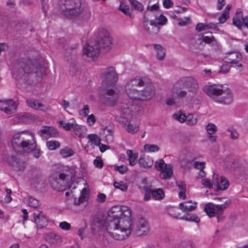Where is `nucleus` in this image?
<instances>
[{"mask_svg":"<svg viewBox=\"0 0 248 248\" xmlns=\"http://www.w3.org/2000/svg\"><path fill=\"white\" fill-rule=\"evenodd\" d=\"M11 144L17 153H30L36 147L35 137L29 131H22L15 134L11 139Z\"/></svg>","mask_w":248,"mask_h":248,"instance_id":"nucleus-1","label":"nucleus"},{"mask_svg":"<svg viewBox=\"0 0 248 248\" xmlns=\"http://www.w3.org/2000/svg\"><path fill=\"white\" fill-rule=\"evenodd\" d=\"M191 94V97L195 96L199 90L198 81L193 77H185L177 80L173 84L171 89V94L179 98H183L186 96L187 91Z\"/></svg>","mask_w":248,"mask_h":248,"instance_id":"nucleus-2","label":"nucleus"},{"mask_svg":"<svg viewBox=\"0 0 248 248\" xmlns=\"http://www.w3.org/2000/svg\"><path fill=\"white\" fill-rule=\"evenodd\" d=\"M35 65L33 62L29 59H23L16 64L13 70V74L17 79H26L28 76L32 79H35L36 82H39L42 78V72L40 69H37L35 73L32 70Z\"/></svg>","mask_w":248,"mask_h":248,"instance_id":"nucleus-3","label":"nucleus"},{"mask_svg":"<svg viewBox=\"0 0 248 248\" xmlns=\"http://www.w3.org/2000/svg\"><path fill=\"white\" fill-rule=\"evenodd\" d=\"M106 230L109 236L114 239L122 240L128 237L133 229L132 219L126 218L119 222H111L106 224Z\"/></svg>","mask_w":248,"mask_h":248,"instance_id":"nucleus-4","label":"nucleus"},{"mask_svg":"<svg viewBox=\"0 0 248 248\" xmlns=\"http://www.w3.org/2000/svg\"><path fill=\"white\" fill-rule=\"evenodd\" d=\"M57 9L62 14L69 18L78 16L83 10L80 0H59Z\"/></svg>","mask_w":248,"mask_h":248,"instance_id":"nucleus-5","label":"nucleus"},{"mask_svg":"<svg viewBox=\"0 0 248 248\" xmlns=\"http://www.w3.org/2000/svg\"><path fill=\"white\" fill-rule=\"evenodd\" d=\"M131 211L127 206H114L110 208L108 212V217L106 224H109L111 222H119L122 220H126L128 218L132 219L131 217Z\"/></svg>","mask_w":248,"mask_h":248,"instance_id":"nucleus-6","label":"nucleus"},{"mask_svg":"<svg viewBox=\"0 0 248 248\" xmlns=\"http://www.w3.org/2000/svg\"><path fill=\"white\" fill-rule=\"evenodd\" d=\"M98 95L101 102L107 106H114L118 99V94L114 90L103 86L100 89Z\"/></svg>","mask_w":248,"mask_h":248,"instance_id":"nucleus-7","label":"nucleus"},{"mask_svg":"<svg viewBox=\"0 0 248 248\" xmlns=\"http://www.w3.org/2000/svg\"><path fill=\"white\" fill-rule=\"evenodd\" d=\"M146 84V81L142 78L136 77L130 80L125 85V91L126 94L131 98L136 99L139 91V87Z\"/></svg>","mask_w":248,"mask_h":248,"instance_id":"nucleus-8","label":"nucleus"},{"mask_svg":"<svg viewBox=\"0 0 248 248\" xmlns=\"http://www.w3.org/2000/svg\"><path fill=\"white\" fill-rule=\"evenodd\" d=\"M67 175L64 173L53 172L49 177V183L51 187L57 191H63L68 186L66 182Z\"/></svg>","mask_w":248,"mask_h":248,"instance_id":"nucleus-9","label":"nucleus"},{"mask_svg":"<svg viewBox=\"0 0 248 248\" xmlns=\"http://www.w3.org/2000/svg\"><path fill=\"white\" fill-rule=\"evenodd\" d=\"M231 204V201L230 200H226L224 202V203L220 205L209 202L205 204L204 211L209 217H212L216 214H222L224 209L229 207Z\"/></svg>","mask_w":248,"mask_h":248,"instance_id":"nucleus-10","label":"nucleus"},{"mask_svg":"<svg viewBox=\"0 0 248 248\" xmlns=\"http://www.w3.org/2000/svg\"><path fill=\"white\" fill-rule=\"evenodd\" d=\"M146 81V84L142 87H145L144 89L139 91L138 94L135 99L141 101H147L151 99L155 93V89L151 81L143 78Z\"/></svg>","mask_w":248,"mask_h":248,"instance_id":"nucleus-11","label":"nucleus"},{"mask_svg":"<svg viewBox=\"0 0 248 248\" xmlns=\"http://www.w3.org/2000/svg\"><path fill=\"white\" fill-rule=\"evenodd\" d=\"M103 86L114 85L117 81L118 75L114 67L111 66L102 70Z\"/></svg>","mask_w":248,"mask_h":248,"instance_id":"nucleus-12","label":"nucleus"},{"mask_svg":"<svg viewBox=\"0 0 248 248\" xmlns=\"http://www.w3.org/2000/svg\"><path fill=\"white\" fill-rule=\"evenodd\" d=\"M135 100L131 101L122 102L119 106L121 114L126 116H134L140 110L139 105L136 104Z\"/></svg>","mask_w":248,"mask_h":248,"instance_id":"nucleus-13","label":"nucleus"},{"mask_svg":"<svg viewBox=\"0 0 248 248\" xmlns=\"http://www.w3.org/2000/svg\"><path fill=\"white\" fill-rule=\"evenodd\" d=\"M223 87L221 85H206L203 88V91L207 95L217 102Z\"/></svg>","mask_w":248,"mask_h":248,"instance_id":"nucleus-14","label":"nucleus"},{"mask_svg":"<svg viewBox=\"0 0 248 248\" xmlns=\"http://www.w3.org/2000/svg\"><path fill=\"white\" fill-rule=\"evenodd\" d=\"M100 46L95 42L91 43L86 45L83 49V54L93 61L97 58L99 54Z\"/></svg>","mask_w":248,"mask_h":248,"instance_id":"nucleus-15","label":"nucleus"},{"mask_svg":"<svg viewBox=\"0 0 248 248\" xmlns=\"http://www.w3.org/2000/svg\"><path fill=\"white\" fill-rule=\"evenodd\" d=\"M220 94L218 97L217 102L225 105H229L232 104L233 100V96L232 91L229 88L223 87Z\"/></svg>","mask_w":248,"mask_h":248,"instance_id":"nucleus-16","label":"nucleus"},{"mask_svg":"<svg viewBox=\"0 0 248 248\" xmlns=\"http://www.w3.org/2000/svg\"><path fill=\"white\" fill-rule=\"evenodd\" d=\"M143 26L146 32L149 35H156L159 31L160 27L157 26L155 21L151 20L149 21L144 16L143 20Z\"/></svg>","mask_w":248,"mask_h":248,"instance_id":"nucleus-17","label":"nucleus"},{"mask_svg":"<svg viewBox=\"0 0 248 248\" xmlns=\"http://www.w3.org/2000/svg\"><path fill=\"white\" fill-rule=\"evenodd\" d=\"M68 53V52H66L64 54V56L67 58V61H71L69 69L70 74L72 76L77 77L80 74V71L76 60L75 51L73 50L72 52H69L71 54V57L70 58H69V56L67 55Z\"/></svg>","mask_w":248,"mask_h":248,"instance_id":"nucleus-18","label":"nucleus"},{"mask_svg":"<svg viewBox=\"0 0 248 248\" xmlns=\"http://www.w3.org/2000/svg\"><path fill=\"white\" fill-rule=\"evenodd\" d=\"M96 44L101 48H105L111 44L110 33L105 29L102 30L99 34L98 40L95 42Z\"/></svg>","mask_w":248,"mask_h":248,"instance_id":"nucleus-19","label":"nucleus"},{"mask_svg":"<svg viewBox=\"0 0 248 248\" xmlns=\"http://www.w3.org/2000/svg\"><path fill=\"white\" fill-rule=\"evenodd\" d=\"M17 105L12 99L0 100V109L6 113L10 114L16 109Z\"/></svg>","mask_w":248,"mask_h":248,"instance_id":"nucleus-20","label":"nucleus"},{"mask_svg":"<svg viewBox=\"0 0 248 248\" xmlns=\"http://www.w3.org/2000/svg\"><path fill=\"white\" fill-rule=\"evenodd\" d=\"M196 158L191 159L183 160L181 161V166L184 168H189V165L192 163V166L194 168L197 170L204 169L205 166V163L204 162L195 161Z\"/></svg>","mask_w":248,"mask_h":248,"instance_id":"nucleus-21","label":"nucleus"},{"mask_svg":"<svg viewBox=\"0 0 248 248\" xmlns=\"http://www.w3.org/2000/svg\"><path fill=\"white\" fill-rule=\"evenodd\" d=\"M242 59V55L237 52H230L223 58V61L227 63L237 64Z\"/></svg>","mask_w":248,"mask_h":248,"instance_id":"nucleus-22","label":"nucleus"},{"mask_svg":"<svg viewBox=\"0 0 248 248\" xmlns=\"http://www.w3.org/2000/svg\"><path fill=\"white\" fill-rule=\"evenodd\" d=\"M33 217L34 220V221L38 229L42 228L47 225V219L44 217L42 212L37 211L34 212Z\"/></svg>","mask_w":248,"mask_h":248,"instance_id":"nucleus-23","label":"nucleus"},{"mask_svg":"<svg viewBox=\"0 0 248 248\" xmlns=\"http://www.w3.org/2000/svg\"><path fill=\"white\" fill-rule=\"evenodd\" d=\"M40 135L42 137H44L46 138L48 137H57L59 133L58 131L52 127L45 126L40 131Z\"/></svg>","mask_w":248,"mask_h":248,"instance_id":"nucleus-24","label":"nucleus"},{"mask_svg":"<svg viewBox=\"0 0 248 248\" xmlns=\"http://www.w3.org/2000/svg\"><path fill=\"white\" fill-rule=\"evenodd\" d=\"M26 103L28 106L36 110L46 111L49 109V107L48 106L44 105V104L40 103L34 100L31 99H27L26 100Z\"/></svg>","mask_w":248,"mask_h":248,"instance_id":"nucleus-25","label":"nucleus"},{"mask_svg":"<svg viewBox=\"0 0 248 248\" xmlns=\"http://www.w3.org/2000/svg\"><path fill=\"white\" fill-rule=\"evenodd\" d=\"M217 28L216 24L210 22L208 23H199L197 24L196 30L198 32L208 29L216 30Z\"/></svg>","mask_w":248,"mask_h":248,"instance_id":"nucleus-26","label":"nucleus"},{"mask_svg":"<svg viewBox=\"0 0 248 248\" xmlns=\"http://www.w3.org/2000/svg\"><path fill=\"white\" fill-rule=\"evenodd\" d=\"M191 201H187L185 202L180 203L179 204L180 209L184 212L192 211L194 210L197 206L196 202L191 204Z\"/></svg>","mask_w":248,"mask_h":248,"instance_id":"nucleus-27","label":"nucleus"},{"mask_svg":"<svg viewBox=\"0 0 248 248\" xmlns=\"http://www.w3.org/2000/svg\"><path fill=\"white\" fill-rule=\"evenodd\" d=\"M243 15L241 11H237L232 19L233 24L240 29L243 25Z\"/></svg>","mask_w":248,"mask_h":248,"instance_id":"nucleus-28","label":"nucleus"},{"mask_svg":"<svg viewBox=\"0 0 248 248\" xmlns=\"http://www.w3.org/2000/svg\"><path fill=\"white\" fill-rule=\"evenodd\" d=\"M46 239L50 243L54 244H59L62 242L61 237L52 232L47 234L46 236Z\"/></svg>","mask_w":248,"mask_h":248,"instance_id":"nucleus-29","label":"nucleus"},{"mask_svg":"<svg viewBox=\"0 0 248 248\" xmlns=\"http://www.w3.org/2000/svg\"><path fill=\"white\" fill-rule=\"evenodd\" d=\"M80 196L78 198H75L74 199V203L75 205H79L86 201L88 199V193L86 188H84L82 189L80 192Z\"/></svg>","mask_w":248,"mask_h":248,"instance_id":"nucleus-30","label":"nucleus"},{"mask_svg":"<svg viewBox=\"0 0 248 248\" xmlns=\"http://www.w3.org/2000/svg\"><path fill=\"white\" fill-rule=\"evenodd\" d=\"M172 173L173 171L171 166L170 165H167L166 167L161 171L160 176L162 179H167L171 177Z\"/></svg>","mask_w":248,"mask_h":248,"instance_id":"nucleus-31","label":"nucleus"},{"mask_svg":"<svg viewBox=\"0 0 248 248\" xmlns=\"http://www.w3.org/2000/svg\"><path fill=\"white\" fill-rule=\"evenodd\" d=\"M154 47L156 52L157 58L159 60H163L166 56L164 49L161 45L158 44L154 45Z\"/></svg>","mask_w":248,"mask_h":248,"instance_id":"nucleus-32","label":"nucleus"},{"mask_svg":"<svg viewBox=\"0 0 248 248\" xmlns=\"http://www.w3.org/2000/svg\"><path fill=\"white\" fill-rule=\"evenodd\" d=\"M180 218L182 220L188 221L195 222L197 223H198L200 221V218L196 214H194L186 213Z\"/></svg>","mask_w":248,"mask_h":248,"instance_id":"nucleus-33","label":"nucleus"},{"mask_svg":"<svg viewBox=\"0 0 248 248\" xmlns=\"http://www.w3.org/2000/svg\"><path fill=\"white\" fill-rule=\"evenodd\" d=\"M128 156L129 163L131 166H134L137 162L138 155L133 153L132 150H128L126 152Z\"/></svg>","mask_w":248,"mask_h":248,"instance_id":"nucleus-34","label":"nucleus"},{"mask_svg":"<svg viewBox=\"0 0 248 248\" xmlns=\"http://www.w3.org/2000/svg\"><path fill=\"white\" fill-rule=\"evenodd\" d=\"M229 181L224 176H221L219 179V185L218 186L217 190H225L229 187Z\"/></svg>","mask_w":248,"mask_h":248,"instance_id":"nucleus-35","label":"nucleus"},{"mask_svg":"<svg viewBox=\"0 0 248 248\" xmlns=\"http://www.w3.org/2000/svg\"><path fill=\"white\" fill-rule=\"evenodd\" d=\"M75 134L80 138L84 137L83 131L84 130V127L78 125L77 124H74L72 128Z\"/></svg>","mask_w":248,"mask_h":248,"instance_id":"nucleus-36","label":"nucleus"},{"mask_svg":"<svg viewBox=\"0 0 248 248\" xmlns=\"http://www.w3.org/2000/svg\"><path fill=\"white\" fill-rule=\"evenodd\" d=\"M201 39L206 43L210 44L213 41L214 37L212 35V32L210 31L206 32L204 33L200 34Z\"/></svg>","mask_w":248,"mask_h":248,"instance_id":"nucleus-37","label":"nucleus"},{"mask_svg":"<svg viewBox=\"0 0 248 248\" xmlns=\"http://www.w3.org/2000/svg\"><path fill=\"white\" fill-rule=\"evenodd\" d=\"M151 194L155 200H161L164 197V193L160 188L154 189L151 191Z\"/></svg>","mask_w":248,"mask_h":248,"instance_id":"nucleus-38","label":"nucleus"},{"mask_svg":"<svg viewBox=\"0 0 248 248\" xmlns=\"http://www.w3.org/2000/svg\"><path fill=\"white\" fill-rule=\"evenodd\" d=\"M177 186L180 190L179 192V197L180 198L185 199L186 197V185L183 182L178 183L177 184Z\"/></svg>","mask_w":248,"mask_h":248,"instance_id":"nucleus-39","label":"nucleus"},{"mask_svg":"<svg viewBox=\"0 0 248 248\" xmlns=\"http://www.w3.org/2000/svg\"><path fill=\"white\" fill-rule=\"evenodd\" d=\"M88 139L91 142V144H93L96 146H98L101 143V139L99 137L95 134H91L88 136Z\"/></svg>","mask_w":248,"mask_h":248,"instance_id":"nucleus-40","label":"nucleus"},{"mask_svg":"<svg viewBox=\"0 0 248 248\" xmlns=\"http://www.w3.org/2000/svg\"><path fill=\"white\" fill-rule=\"evenodd\" d=\"M125 129L128 133L134 134L139 131V126L138 124L128 123Z\"/></svg>","mask_w":248,"mask_h":248,"instance_id":"nucleus-41","label":"nucleus"},{"mask_svg":"<svg viewBox=\"0 0 248 248\" xmlns=\"http://www.w3.org/2000/svg\"><path fill=\"white\" fill-rule=\"evenodd\" d=\"M138 163L140 167L143 168H150L153 165V161L149 159H148L147 161H146L143 158H140L139 160Z\"/></svg>","mask_w":248,"mask_h":248,"instance_id":"nucleus-42","label":"nucleus"},{"mask_svg":"<svg viewBox=\"0 0 248 248\" xmlns=\"http://www.w3.org/2000/svg\"><path fill=\"white\" fill-rule=\"evenodd\" d=\"M60 154L62 157L66 158L73 155L74 152L71 148L66 147L60 150Z\"/></svg>","mask_w":248,"mask_h":248,"instance_id":"nucleus-43","label":"nucleus"},{"mask_svg":"<svg viewBox=\"0 0 248 248\" xmlns=\"http://www.w3.org/2000/svg\"><path fill=\"white\" fill-rule=\"evenodd\" d=\"M26 166V165L25 161L18 159L17 162H16V164L13 168L16 170L21 171L25 169Z\"/></svg>","mask_w":248,"mask_h":248,"instance_id":"nucleus-44","label":"nucleus"},{"mask_svg":"<svg viewBox=\"0 0 248 248\" xmlns=\"http://www.w3.org/2000/svg\"><path fill=\"white\" fill-rule=\"evenodd\" d=\"M18 158L16 157L13 155H7L5 157V160L9 165L14 167V165L16 164V162H17Z\"/></svg>","mask_w":248,"mask_h":248,"instance_id":"nucleus-45","label":"nucleus"},{"mask_svg":"<svg viewBox=\"0 0 248 248\" xmlns=\"http://www.w3.org/2000/svg\"><path fill=\"white\" fill-rule=\"evenodd\" d=\"M149 232V225L145 226L144 227H141V228H138L136 229V234L138 236H141L143 235H146Z\"/></svg>","mask_w":248,"mask_h":248,"instance_id":"nucleus-46","label":"nucleus"},{"mask_svg":"<svg viewBox=\"0 0 248 248\" xmlns=\"http://www.w3.org/2000/svg\"><path fill=\"white\" fill-rule=\"evenodd\" d=\"M46 146L50 150H54L60 147V143L56 140H50L46 142Z\"/></svg>","mask_w":248,"mask_h":248,"instance_id":"nucleus-47","label":"nucleus"},{"mask_svg":"<svg viewBox=\"0 0 248 248\" xmlns=\"http://www.w3.org/2000/svg\"><path fill=\"white\" fill-rule=\"evenodd\" d=\"M186 119L185 120L186 124L187 125L192 126L196 124L197 123V119L194 117L193 115L189 114L186 116Z\"/></svg>","mask_w":248,"mask_h":248,"instance_id":"nucleus-48","label":"nucleus"},{"mask_svg":"<svg viewBox=\"0 0 248 248\" xmlns=\"http://www.w3.org/2000/svg\"><path fill=\"white\" fill-rule=\"evenodd\" d=\"M31 183L35 186L37 187L38 186H41L44 184V179L41 176L36 175L32 179Z\"/></svg>","mask_w":248,"mask_h":248,"instance_id":"nucleus-49","label":"nucleus"},{"mask_svg":"<svg viewBox=\"0 0 248 248\" xmlns=\"http://www.w3.org/2000/svg\"><path fill=\"white\" fill-rule=\"evenodd\" d=\"M172 117L175 120L179 121L181 123L185 122L186 119L185 114H183L180 111L178 112L177 113L173 114Z\"/></svg>","mask_w":248,"mask_h":248,"instance_id":"nucleus-50","label":"nucleus"},{"mask_svg":"<svg viewBox=\"0 0 248 248\" xmlns=\"http://www.w3.org/2000/svg\"><path fill=\"white\" fill-rule=\"evenodd\" d=\"M28 205L33 208L38 207L39 206V202L36 199L30 197L27 200Z\"/></svg>","mask_w":248,"mask_h":248,"instance_id":"nucleus-51","label":"nucleus"},{"mask_svg":"<svg viewBox=\"0 0 248 248\" xmlns=\"http://www.w3.org/2000/svg\"><path fill=\"white\" fill-rule=\"evenodd\" d=\"M206 130L209 134H214L217 131V126L213 123H209L205 127Z\"/></svg>","mask_w":248,"mask_h":248,"instance_id":"nucleus-52","label":"nucleus"},{"mask_svg":"<svg viewBox=\"0 0 248 248\" xmlns=\"http://www.w3.org/2000/svg\"><path fill=\"white\" fill-rule=\"evenodd\" d=\"M155 167L159 171H161L167 165L162 159H159L155 162Z\"/></svg>","mask_w":248,"mask_h":248,"instance_id":"nucleus-53","label":"nucleus"},{"mask_svg":"<svg viewBox=\"0 0 248 248\" xmlns=\"http://www.w3.org/2000/svg\"><path fill=\"white\" fill-rule=\"evenodd\" d=\"M179 248H193L192 242L189 240H184L180 243Z\"/></svg>","mask_w":248,"mask_h":248,"instance_id":"nucleus-54","label":"nucleus"},{"mask_svg":"<svg viewBox=\"0 0 248 248\" xmlns=\"http://www.w3.org/2000/svg\"><path fill=\"white\" fill-rule=\"evenodd\" d=\"M103 133L106 135L107 140H112V137L113 134V129L106 127L103 129Z\"/></svg>","mask_w":248,"mask_h":248,"instance_id":"nucleus-55","label":"nucleus"},{"mask_svg":"<svg viewBox=\"0 0 248 248\" xmlns=\"http://www.w3.org/2000/svg\"><path fill=\"white\" fill-rule=\"evenodd\" d=\"M144 149L149 152H155L159 150L158 146L155 144H146L144 146Z\"/></svg>","mask_w":248,"mask_h":248,"instance_id":"nucleus-56","label":"nucleus"},{"mask_svg":"<svg viewBox=\"0 0 248 248\" xmlns=\"http://www.w3.org/2000/svg\"><path fill=\"white\" fill-rule=\"evenodd\" d=\"M113 186L116 188L120 189L123 191H125L127 189V186L126 184L124 183L123 182L120 183L114 182Z\"/></svg>","mask_w":248,"mask_h":248,"instance_id":"nucleus-57","label":"nucleus"},{"mask_svg":"<svg viewBox=\"0 0 248 248\" xmlns=\"http://www.w3.org/2000/svg\"><path fill=\"white\" fill-rule=\"evenodd\" d=\"M59 124L62 126L63 128L66 130H70L71 128H73L75 123H64L63 121H61L59 122Z\"/></svg>","mask_w":248,"mask_h":248,"instance_id":"nucleus-58","label":"nucleus"},{"mask_svg":"<svg viewBox=\"0 0 248 248\" xmlns=\"http://www.w3.org/2000/svg\"><path fill=\"white\" fill-rule=\"evenodd\" d=\"M94 166L98 168H101L103 166V160L100 156H97L93 161Z\"/></svg>","mask_w":248,"mask_h":248,"instance_id":"nucleus-59","label":"nucleus"},{"mask_svg":"<svg viewBox=\"0 0 248 248\" xmlns=\"http://www.w3.org/2000/svg\"><path fill=\"white\" fill-rule=\"evenodd\" d=\"M114 170L119 171L121 174L125 173L128 170L126 166H114Z\"/></svg>","mask_w":248,"mask_h":248,"instance_id":"nucleus-60","label":"nucleus"},{"mask_svg":"<svg viewBox=\"0 0 248 248\" xmlns=\"http://www.w3.org/2000/svg\"><path fill=\"white\" fill-rule=\"evenodd\" d=\"M229 15L223 12V13L218 17L219 23H224L229 18Z\"/></svg>","mask_w":248,"mask_h":248,"instance_id":"nucleus-61","label":"nucleus"},{"mask_svg":"<svg viewBox=\"0 0 248 248\" xmlns=\"http://www.w3.org/2000/svg\"><path fill=\"white\" fill-rule=\"evenodd\" d=\"M109 235L108 233L107 234H104L103 238H102V243L103 245L105 246H108L109 244H110L111 242V239L109 238Z\"/></svg>","mask_w":248,"mask_h":248,"instance_id":"nucleus-62","label":"nucleus"},{"mask_svg":"<svg viewBox=\"0 0 248 248\" xmlns=\"http://www.w3.org/2000/svg\"><path fill=\"white\" fill-rule=\"evenodd\" d=\"M59 227L63 230L68 231L71 229V225L66 221H63L60 223Z\"/></svg>","mask_w":248,"mask_h":248,"instance_id":"nucleus-63","label":"nucleus"},{"mask_svg":"<svg viewBox=\"0 0 248 248\" xmlns=\"http://www.w3.org/2000/svg\"><path fill=\"white\" fill-rule=\"evenodd\" d=\"M157 20V23L156 24L159 25H164L167 21V18L162 15H160Z\"/></svg>","mask_w":248,"mask_h":248,"instance_id":"nucleus-64","label":"nucleus"}]
</instances>
